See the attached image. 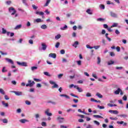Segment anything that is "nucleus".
<instances>
[{
	"label": "nucleus",
	"instance_id": "nucleus-47",
	"mask_svg": "<svg viewBox=\"0 0 128 128\" xmlns=\"http://www.w3.org/2000/svg\"><path fill=\"white\" fill-rule=\"evenodd\" d=\"M4 98L6 100H10V97H8V96L6 94L4 96Z\"/></svg>",
	"mask_w": 128,
	"mask_h": 128
},
{
	"label": "nucleus",
	"instance_id": "nucleus-54",
	"mask_svg": "<svg viewBox=\"0 0 128 128\" xmlns=\"http://www.w3.org/2000/svg\"><path fill=\"white\" fill-rule=\"evenodd\" d=\"M86 48H90V50H92V48H94V47L90 46V45H88V44H87V45L86 46Z\"/></svg>",
	"mask_w": 128,
	"mask_h": 128
},
{
	"label": "nucleus",
	"instance_id": "nucleus-20",
	"mask_svg": "<svg viewBox=\"0 0 128 128\" xmlns=\"http://www.w3.org/2000/svg\"><path fill=\"white\" fill-rule=\"evenodd\" d=\"M0 120L2 122L3 124H8V119L6 118L0 119Z\"/></svg>",
	"mask_w": 128,
	"mask_h": 128
},
{
	"label": "nucleus",
	"instance_id": "nucleus-33",
	"mask_svg": "<svg viewBox=\"0 0 128 128\" xmlns=\"http://www.w3.org/2000/svg\"><path fill=\"white\" fill-rule=\"evenodd\" d=\"M66 28H68V26H66V25H64V27L60 28V30H66Z\"/></svg>",
	"mask_w": 128,
	"mask_h": 128
},
{
	"label": "nucleus",
	"instance_id": "nucleus-19",
	"mask_svg": "<svg viewBox=\"0 0 128 128\" xmlns=\"http://www.w3.org/2000/svg\"><path fill=\"white\" fill-rule=\"evenodd\" d=\"M120 92V88H118L117 89V90H116V91H114V94H119Z\"/></svg>",
	"mask_w": 128,
	"mask_h": 128
},
{
	"label": "nucleus",
	"instance_id": "nucleus-14",
	"mask_svg": "<svg viewBox=\"0 0 128 128\" xmlns=\"http://www.w3.org/2000/svg\"><path fill=\"white\" fill-rule=\"evenodd\" d=\"M110 15L111 16H112V18H118V14L112 12H110Z\"/></svg>",
	"mask_w": 128,
	"mask_h": 128
},
{
	"label": "nucleus",
	"instance_id": "nucleus-42",
	"mask_svg": "<svg viewBox=\"0 0 128 128\" xmlns=\"http://www.w3.org/2000/svg\"><path fill=\"white\" fill-rule=\"evenodd\" d=\"M31 70L32 72H34V70H38V66H32L31 67Z\"/></svg>",
	"mask_w": 128,
	"mask_h": 128
},
{
	"label": "nucleus",
	"instance_id": "nucleus-57",
	"mask_svg": "<svg viewBox=\"0 0 128 128\" xmlns=\"http://www.w3.org/2000/svg\"><path fill=\"white\" fill-rule=\"evenodd\" d=\"M16 112L18 114H20L22 112V109L20 108H18L17 110H16Z\"/></svg>",
	"mask_w": 128,
	"mask_h": 128
},
{
	"label": "nucleus",
	"instance_id": "nucleus-53",
	"mask_svg": "<svg viewBox=\"0 0 128 128\" xmlns=\"http://www.w3.org/2000/svg\"><path fill=\"white\" fill-rule=\"evenodd\" d=\"M70 96H74V98H78V96L75 95L74 94L71 93L70 94Z\"/></svg>",
	"mask_w": 128,
	"mask_h": 128
},
{
	"label": "nucleus",
	"instance_id": "nucleus-60",
	"mask_svg": "<svg viewBox=\"0 0 128 128\" xmlns=\"http://www.w3.org/2000/svg\"><path fill=\"white\" fill-rule=\"evenodd\" d=\"M28 42L30 44H34V40H30Z\"/></svg>",
	"mask_w": 128,
	"mask_h": 128
},
{
	"label": "nucleus",
	"instance_id": "nucleus-32",
	"mask_svg": "<svg viewBox=\"0 0 128 128\" xmlns=\"http://www.w3.org/2000/svg\"><path fill=\"white\" fill-rule=\"evenodd\" d=\"M22 3L24 4V6H28V3H26V0H22Z\"/></svg>",
	"mask_w": 128,
	"mask_h": 128
},
{
	"label": "nucleus",
	"instance_id": "nucleus-44",
	"mask_svg": "<svg viewBox=\"0 0 128 128\" xmlns=\"http://www.w3.org/2000/svg\"><path fill=\"white\" fill-rule=\"evenodd\" d=\"M119 116H120V118H128V115L126 114H120V115H119Z\"/></svg>",
	"mask_w": 128,
	"mask_h": 128
},
{
	"label": "nucleus",
	"instance_id": "nucleus-12",
	"mask_svg": "<svg viewBox=\"0 0 128 128\" xmlns=\"http://www.w3.org/2000/svg\"><path fill=\"white\" fill-rule=\"evenodd\" d=\"M5 60L8 62H9V64H14V61L12 60V59H10L8 58H6Z\"/></svg>",
	"mask_w": 128,
	"mask_h": 128
},
{
	"label": "nucleus",
	"instance_id": "nucleus-59",
	"mask_svg": "<svg viewBox=\"0 0 128 128\" xmlns=\"http://www.w3.org/2000/svg\"><path fill=\"white\" fill-rule=\"evenodd\" d=\"M123 100H128V97H126V96L124 95V96L122 98Z\"/></svg>",
	"mask_w": 128,
	"mask_h": 128
},
{
	"label": "nucleus",
	"instance_id": "nucleus-52",
	"mask_svg": "<svg viewBox=\"0 0 128 128\" xmlns=\"http://www.w3.org/2000/svg\"><path fill=\"white\" fill-rule=\"evenodd\" d=\"M118 114V111L116 110H113V114Z\"/></svg>",
	"mask_w": 128,
	"mask_h": 128
},
{
	"label": "nucleus",
	"instance_id": "nucleus-34",
	"mask_svg": "<svg viewBox=\"0 0 128 128\" xmlns=\"http://www.w3.org/2000/svg\"><path fill=\"white\" fill-rule=\"evenodd\" d=\"M114 64V62L112 60L108 61V66H110L111 64Z\"/></svg>",
	"mask_w": 128,
	"mask_h": 128
},
{
	"label": "nucleus",
	"instance_id": "nucleus-7",
	"mask_svg": "<svg viewBox=\"0 0 128 128\" xmlns=\"http://www.w3.org/2000/svg\"><path fill=\"white\" fill-rule=\"evenodd\" d=\"M50 108L46 109L44 112L45 114L48 116H52V114L50 112Z\"/></svg>",
	"mask_w": 128,
	"mask_h": 128
},
{
	"label": "nucleus",
	"instance_id": "nucleus-62",
	"mask_svg": "<svg viewBox=\"0 0 128 128\" xmlns=\"http://www.w3.org/2000/svg\"><path fill=\"white\" fill-rule=\"evenodd\" d=\"M103 26H104V28H106V30H108V24H104L103 25Z\"/></svg>",
	"mask_w": 128,
	"mask_h": 128
},
{
	"label": "nucleus",
	"instance_id": "nucleus-11",
	"mask_svg": "<svg viewBox=\"0 0 128 128\" xmlns=\"http://www.w3.org/2000/svg\"><path fill=\"white\" fill-rule=\"evenodd\" d=\"M60 96H61L62 98H67L68 100H70V96L66 94H60Z\"/></svg>",
	"mask_w": 128,
	"mask_h": 128
},
{
	"label": "nucleus",
	"instance_id": "nucleus-8",
	"mask_svg": "<svg viewBox=\"0 0 128 128\" xmlns=\"http://www.w3.org/2000/svg\"><path fill=\"white\" fill-rule=\"evenodd\" d=\"M12 92L15 94L16 96H22V92L18 91H12Z\"/></svg>",
	"mask_w": 128,
	"mask_h": 128
},
{
	"label": "nucleus",
	"instance_id": "nucleus-6",
	"mask_svg": "<svg viewBox=\"0 0 128 128\" xmlns=\"http://www.w3.org/2000/svg\"><path fill=\"white\" fill-rule=\"evenodd\" d=\"M34 82H32L30 80H28V84H26V86H30V88H32L34 86Z\"/></svg>",
	"mask_w": 128,
	"mask_h": 128
},
{
	"label": "nucleus",
	"instance_id": "nucleus-49",
	"mask_svg": "<svg viewBox=\"0 0 128 128\" xmlns=\"http://www.w3.org/2000/svg\"><path fill=\"white\" fill-rule=\"evenodd\" d=\"M100 48V46H96L93 47V48H95V50H98Z\"/></svg>",
	"mask_w": 128,
	"mask_h": 128
},
{
	"label": "nucleus",
	"instance_id": "nucleus-1",
	"mask_svg": "<svg viewBox=\"0 0 128 128\" xmlns=\"http://www.w3.org/2000/svg\"><path fill=\"white\" fill-rule=\"evenodd\" d=\"M41 46H39L38 47V50L42 51V50H46V48H48V46H46V44L45 43H42Z\"/></svg>",
	"mask_w": 128,
	"mask_h": 128
},
{
	"label": "nucleus",
	"instance_id": "nucleus-35",
	"mask_svg": "<svg viewBox=\"0 0 128 128\" xmlns=\"http://www.w3.org/2000/svg\"><path fill=\"white\" fill-rule=\"evenodd\" d=\"M99 8H100L101 10H104V8H106V7L102 4H100Z\"/></svg>",
	"mask_w": 128,
	"mask_h": 128
},
{
	"label": "nucleus",
	"instance_id": "nucleus-3",
	"mask_svg": "<svg viewBox=\"0 0 128 128\" xmlns=\"http://www.w3.org/2000/svg\"><path fill=\"white\" fill-rule=\"evenodd\" d=\"M50 84H54L53 86H52V88H58V84H56V82L52 80L50 81Z\"/></svg>",
	"mask_w": 128,
	"mask_h": 128
},
{
	"label": "nucleus",
	"instance_id": "nucleus-58",
	"mask_svg": "<svg viewBox=\"0 0 128 128\" xmlns=\"http://www.w3.org/2000/svg\"><path fill=\"white\" fill-rule=\"evenodd\" d=\"M32 8L34 10H38V6H36L34 4L32 5Z\"/></svg>",
	"mask_w": 128,
	"mask_h": 128
},
{
	"label": "nucleus",
	"instance_id": "nucleus-15",
	"mask_svg": "<svg viewBox=\"0 0 128 128\" xmlns=\"http://www.w3.org/2000/svg\"><path fill=\"white\" fill-rule=\"evenodd\" d=\"M20 122L22 124H26V122H28V120L26 119H21L20 120Z\"/></svg>",
	"mask_w": 128,
	"mask_h": 128
},
{
	"label": "nucleus",
	"instance_id": "nucleus-2",
	"mask_svg": "<svg viewBox=\"0 0 128 128\" xmlns=\"http://www.w3.org/2000/svg\"><path fill=\"white\" fill-rule=\"evenodd\" d=\"M9 12L11 13L12 16H14L16 12V10L13 7H10L8 8Z\"/></svg>",
	"mask_w": 128,
	"mask_h": 128
},
{
	"label": "nucleus",
	"instance_id": "nucleus-63",
	"mask_svg": "<svg viewBox=\"0 0 128 128\" xmlns=\"http://www.w3.org/2000/svg\"><path fill=\"white\" fill-rule=\"evenodd\" d=\"M117 124H124V121H120V122L118 121Z\"/></svg>",
	"mask_w": 128,
	"mask_h": 128
},
{
	"label": "nucleus",
	"instance_id": "nucleus-56",
	"mask_svg": "<svg viewBox=\"0 0 128 128\" xmlns=\"http://www.w3.org/2000/svg\"><path fill=\"white\" fill-rule=\"evenodd\" d=\"M60 42H58L55 46V48H58V46H60Z\"/></svg>",
	"mask_w": 128,
	"mask_h": 128
},
{
	"label": "nucleus",
	"instance_id": "nucleus-48",
	"mask_svg": "<svg viewBox=\"0 0 128 128\" xmlns=\"http://www.w3.org/2000/svg\"><path fill=\"white\" fill-rule=\"evenodd\" d=\"M34 82H42V80L36 78H34Z\"/></svg>",
	"mask_w": 128,
	"mask_h": 128
},
{
	"label": "nucleus",
	"instance_id": "nucleus-37",
	"mask_svg": "<svg viewBox=\"0 0 128 128\" xmlns=\"http://www.w3.org/2000/svg\"><path fill=\"white\" fill-rule=\"evenodd\" d=\"M62 36L60 34H57L56 36H55V39L56 40H58L59 38H60V37Z\"/></svg>",
	"mask_w": 128,
	"mask_h": 128
},
{
	"label": "nucleus",
	"instance_id": "nucleus-50",
	"mask_svg": "<svg viewBox=\"0 0 128 128\" xmlns=\"http://www.w3.org/2000/svg\"><path fill=\"white\" fill-rule=\"evenodd\" d=\"M60 53L61 54H66V51L64 50H62L60 51Z\"/></svg>",
	"mask_w": 128,
	"mask_h": 128
},
{
	"label": "nucleus",
	"instance_id": "nucleus-55",
	"mask_svg": "<svg viewBox=\"0 0 128 128\" xmlns=\"http://www.w3.org/2000/svg\"><path fill=\"white\" fill-rule=\"evenodd\" d=\"M94 124H96V126H99L100 125V122H98L96 120H94Z\"/></svg>",
	"mask_w": 128,
	"mask_h": 128
},
{
	"label": "nucleus",
	"instance_id": "nucleus-43",
	"mask_svg": "<svg viewBox=\"0 0 128 128\" xmlns=\"http://www.w3.org/2000/svg\"><path fill=\"white\" fill-rule=\"evenodd\" d=\"M97 107L98 108H100V110H104V106H100V105H98Z\"/></svg>",
	"mask_w": 128,
	"mask_h": 128
},
{
	"label": "nucleus",
	"instance_id": "nucleus-22",
	"mask_svg": "<svg viewBox=\"0 0 128 128\" xmlns=\"http://www.w3.org/2000/svg\"><path fill=\"white\" fill-rule=\"evenodd\" d=\"M106 20L105 18H97V22H104Z\"/></svg>",
	"mask_w": 128,
	"mask_h": 128
},
{
	"label": "nucleus",
	"instance_id": "nucleus-26",
	"mask_svg": "<svg viewBox=\"0 0 128 128\" xmlns=\"http://www.w3.org/2000/svg\"><path fill=\"white\" fill-rule=\"evenodd\" d=\"M48 104H53V106H56V102H52V100H50L47 102Z\"/></svg>",
	"mask_w": 128,
	"mask_h": 128
},
{
	"label": "nucleus",
	"instance_id": "nucleus-45",
	"mask_svg": "<svg viewBox=\"0 0 128 128\" xmlns=\"http://www.w3.org/2000/svg\"><path fill=\"white\" fill-rule=\"evenodd\" d=\"M8 72V70L6 69V67H3L2 69V72Z\"/></svg>",
	"mask_w": 128,
	"mask_h": 128
},
{
	"label": "nucleus",
	"instance_id": "nucleus-40",
	"mask_svg": "<svg viewBox=\"0 0 128 128\" xmlns=\"http://www.w3.org/2000/svg\"><path fill=\"white\" fill-rule=\"evenodd\" d=\"M25 104H26L27 106H30V104H32V103L30 102L28 100L25 101Z\"/></svg>",
	"mask_w": 128,
	"mask_h": 128
},
{
	"label": "nucleus",
	"instance_id": "nucleus-17",
	"mask_svg": "<svg viewBox=\"0 0 128 128\" xmlns=\"http://www.w3.org/2000/svg\"><path fill=\"white\" fill-rule=\"evenodd\" d=\"M78 42L76 41L72 44V46H74V48H78Z\"/></svg>",
	"mask_w": 128,
	"mask_h": 128
},
{
	"label": "nucleus",
	"instance_id": "nucleus-31",
	"mask_svg": "<svg viewBox=\"0 0 128 128\" xmlns=\"http://www.w3.org/2000/svg\"><path fill=\"white\" fill-rule=\"evenodd\" d=\"M35 118L37 122H38V118H40V114H35Z\"/></svg>",
	"mask_w": 128,
	"mask_h": 128
},
{
	"label": "nucleus",
	"instance_id": "nucleus-36",
	"mask_svg": "<svg viewBox=\"0 0 128 128\" xmlns=\"http://www.w3.org/2000/svg\"><path fill=\"white\" fill-rule=\"evenodd\" d=\"M2 34H6V30L4 29V28H2Z\"/></svg>",
	"mask_w": 128,
	"mask_h": 128
},
{
	"label": "nucleus",
	"instance_id": "nucleus-25",
	"mask_svg": "<svg viewBox=\"0 0 128 128\" xmlns=\"http://www.w3.org/2000/svg\"><path fill=\"white\" fill-rule=\"evenodd\" d=\"M96 96L99 98H102V95L100 94L97 92L96 94Z\"/></svg>",
	"mask_w": 128,
	"mask_h": 128
},
{
	"label": "nucleus",
	"instance_id": "nucleus-9",
	"mask_svg": "<svg viewBox=\"0 0 128 128\" xmlns=\"http://www.w3.org/2000/svg\"><path fill=\"white\" fill-rule=\"evenodd\" d=\"M74 88H76L78 92H84V90L82 88L78 87V86H74Z\"/></svg>",
	"mask_w": 128,
	"mask_h": 128
},
{
	"label": "nucleus",
	"instance_id": "nucleus-10",
	"mask_svg": "<svg viewBox=\"0 0 128 128\" xmlns=\"http://www.w3.org/2000/svg\"><path fill=\"white\" fill-rule=\"evenodd\" d=\"M49 58H56V54L54 53H50L48 56Z\"/></svg>",
	"mask_w": 128,
	"mask_h": 128
},
{
	"label": "nucleus",
	"instance_id": "nucleus-16",
	"mask_svg": "<svg viewBox=\"0 0 128 128\" xmlns=\"http://www.w3.org/2000/svg\"><path fill=\"white\" fill-rule=\"evenodd\" d=\"M2 106H4L5 108L8 107V104L6 103V102H4V101H2Z\"/></svg>",
	"mask_w": 128,
	"mask_h": 128
},
{
	"label": "nucleus",
	"instance_id": "nucleus-51",
	"mask_svg": "<svg viewBox=\"0 0 128 128\" xmlns=\"http://www.w3.org/2000/svg\"><path fill=\"white\" fill-rule=\"evenodd\" d=\"M42 126H46V122H42L41 124Z\"/></svg>",
	"mask_w": 128,
	"mask_h": 128
},
{
	"label": "nucleus",
	"instance_id": "nucleus-27",
	"mask_svg": "<svg viewBox=\"0 0 128 128\" xmlns=\"http://www.w3.org/2000/svg\"><path fill=\"white\" fill-rule=\"evenodd\" d=\"M22 28V24L17 25L14 28V30H20Z\"/></svg>",
	"mask_w": 128,
	"mask_h": 128
},
{
	"label": "nucleus",
	"instance_id": "nucleus-5",
	"mask_svg": "<svg viewBox=\"0 0 128 128\" xmlns=\"http://www.w3.org/2000/svg\"><path fill=\"white\" fill-rule=\"evenodd\" d=\"M56 120L60 124H62V122H64V118H62L60 116L57 117Z\"/></svg>",
	"mask_w": 128,
	"mask_h": 128
},
{
	"label": "nucleus",
	"instance_id": "nucleus-29",
	"mask_svg": "<svg viewBox=\"0 0 128 128\" xmlns=\"http://www.w3.org/2000/svg\"><path fill=\"white\" fill-rule=\"evenodd\" d=\"M50 0H46V3L44 5V6H48V4H50Z\"/></svg>",
	"mask_w": 128,
	"mask_h": 128
},
{
	"label": "nucleus",
	"instance_id": "nucleus-46",
	"mask_svg": "<svg viewBox=\"0 0 128 128\" xmlns=\"http://www.w3.org/2000/svg\"><path fill=\"white\" fill-rule=\"evenodd\" d=\"M76 86L77 85H74V84H72L69 86V88H74V86Z\"/></svg>",
	"mask_w": 128,
	"mask_h": 128
},
{
	"label": "nucleus",
	"instance_id": "nucleus-38",
	"mask_svg": "<svg viewBox=\"0 0 128 128\" xmlns=\"http://www.w3.org/2000/svg\"><path fill=\"white\" fill-rule=\"evenodd\" d=\"M44 74L47 76H50V74L48 72H44Z\"/></svg>",
	"mask_w": 128,
	"mask_h": 128
},
{
	"label": "nucleus",
	"instance_id": "nucleus-30",
	"mask_svg": "<svg viewBox=\"0 0 128 128\" xmlns=\"http://www.w3.org/2000/svg\"><path fill=\"white\" fill-rule=\"evenodd\" d=\"M100 62H101L100 58V56H98L97 58V64H100Z\"/></svg>",
	"mask_w": 128,
	"mask_h": 128
},
{
	"label": "nucleus",
	"instance_id": "nucleus-64",
	"mask_svg": "<svg viewBox=\"0 0 128 128\" xmlns=\"http://www.w3.org/2000/svg\"><path fill=\"white\" fill-rule=\"evenodd\" d=\"M115 33L116 34H120V31H118V30H116Z\"/></svg>",
	"mask_w": 128,
	"mask_h": 128
},
{
	"label": "nucleus",
	"instance_id": "nucleus-18",
	"mask_svg": "<svg viewBox=\"0 0 128 128\" xmlns=\"http://www.w3.org/2000/svg\"><path fill=\"white\" fill-rule=\"evenodd\" d=\"M86 12L88 14H92V11L90 9H88L86 10Z\"/></svg>",
	"mask_w": 128,
	"mask_h": 128
},
{
	"label": "nucleus",
	"instance_id": "nucleus-23",
	"mask_svg": "<svg viewBox=\"0 0 128 128\" xmlns=\"http://www.w3.org/2000/svg\"><path fill=\"white\" fill-rule=\"evenodd\" d=\"M0 94L4 95L6 94V92H4V89L0 88Z\"/></svg>",
	"mask_w": 128,
	"mask_h": 128
},
{
	"label": "nucleus",
	"instance_id": "nucleus-28",
	"mask_svg": "<svg viewBox=\"0 0 128 128\" xmlns=\"http://www.w3.org/2000/svg\"><path fill=\"white\" fill-rule=\"evenodd\" d=\"M40 28L42 30H46V28H48V26H46V24H43L40 26Z\"/></svg>",
	"mask_w": 128,
	"mask_h": 128
},
{
	"label": "nucleus",
	"instance_id": "nucleus-4",
	"mask_svg": "<svg viewBox=\"0 0 128 128\" xmlns=\"http://www.w3.org/2000/svg\"><path fill=\"white\" fill-rule=\"evenodd\" d=\"M16 64L18 66H28V63H26V62H20L18 61H17L16 62Z\"/></svg>",
	"mask_w": 128,
	"mask_h": 128
},
{
	"label": "nucleus",
	"instance_id": "nucleus-24",
	"mask_svg": "<svg viewBox=\"0 0 128 128\" xmlns=\"http://www.w3.org/2000/svg\"><path fill=\"white\" fill-rule=\"evenodd\" d=\"M94 118H104L100 115H94Z\"/></svg>",
	"mask_w": 128,
	"mask_h": 128
},
{
	"label": "nucleus",
	"instance_id": "nucleus-21",
	"mask_svg": "<svg viewBox=\"0 0 128 128\" xmlns=\"http://www.w3.org/2000/svg\"><path fill=\"white\" fill-rule=\"evenodd\" d=\"M35 22H38H38H44V20H42V19L38 18L36 19L35 20Z\"/></svg>",
	"mask_w": 128,
	"mask_h": 128
},
{
	"label": "nucleus",
	"instance_id": "nucleus-13",
	"mask_svg": "<svg viewBox=\"0 0 128 128\" xmlns=\"http://www.w3.org/2000/svg\"><path fill=\"white\" fill-rule=\"evenodd\" d=\"M36 14H38L39 16H42V18H44V13L42 12H38L36 11L35 12Z\"/></svg>",
	"mask_w": 128,
	"mask_h": 128
},
{
	"label": "nucleus",
	"instance_id": "nucleus-39",
	"mask_svg": "<svg viewBox=\"0 0 128 128\" xmlns=\"http://www.w3.org/2000/svg\"><path fill=\"white\" fill-rule=\"evenodd\" d=\"M108 106H110V108H112V106H117V105L116 104H108Z\"/></svg>",
	"mask_w": 128,
	"mask_h": 128
},
{
	"label": "nucleus",
	"instance_id": "nucleus-61",
	"mask_svg": "<svg viewBox=\"0 0 128 128\" xmlns=\"http://www.w3.org/2000/svg\"><path fill=\"white\" fill-rule=\"evenodd\" d=\"M86 96L90 98V97L92 96V94H90V92H88L86 94Z\"/></svg>",
	"mask_w": 128,
	"mask_h": 128
},
{
	"label": "nucleus",
	"instance_id": "nucleus-41",
	"mask_svg": "<svg viewBox=\"0 0 128 128\" xmlns=\"http://www.w3.org/2000/svg\"><path fill=\"white\" fill-rule=\"evenodd\" d=\"M116 26H118V23H114L111 26V28H116Z\"/></svg>",
	"mask_w": 128,
	"mask_h": 128
}]
</instances>
